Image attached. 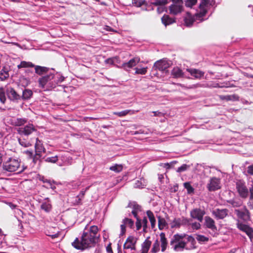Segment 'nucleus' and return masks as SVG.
<instances>
[{"mask_svg": "<svg viewBox=\"0 0 253 253\" xmlns=\"http://www.w3.org/2000/svg\"><path fill=\"white\" fill-rule=\"evenodd\" d=\"M188 242L191 243V249L195 248L196 241L192 236H189L185 233L176 234L173 236L170 245L175 251L178 252L182 251L184 249L188 250V249L186 247Z\"/></svg>", "mask_w": 253, "mask_h": 253, "instance_id": "obj_1", "label": "nucleus"}, {"mask_svg": "<svg viewBox=\"0 0 253 253\" xmlns=\"http://www.w3.org/2000/svg\"><path fill=\"white\" fill-rule=\"evenodd\" d=\"M98 240V237H95L93 235L92 236L90 233L84 232L81 240L78 238H76L72 243V245L74 248L83 251L88 248L95 246Z\"/></svg>", "mask_w": 253, "mask_h": 253, "instance_id": "obj_2", "label": "nucleus"}, {"mask_svg": "<svg viewBox=\"0 0 253 253\" xmlns=\"http://www.w3.org/2000/svg\"><path fill=\"white\" fill-rule=\"evenodd\" d=\"M137 241V239L134 236H128L124 244V253H135Z\"/></svg>", "mask_w": 253, "mask_h": 253, "instance_id": "obj_3", "label": "nucleus"}, {"mask_svg": "<svg viewBox=\"0 0 253 253\" xmlns=\"http://www.w3.org/2000/svg\"><path fill=\"white\" fill-rule=\"evenodd\" d=\"M172 3L169 7V13L177 15L184 11L183 0H170Z\"/></svg>", "mask_w": 253, "mask_h": 253, "instance_id": "obj_4", "label": "nucleus"}, {"mask_svg": "<svg viewBox=\"0 0 253 253\" xmlns=\"http://www.w3.org/2000/svg\"><path fill=\"white\" fill-rule=\"evenodd\" d=\"M2 167L5 170L14 172L20 169V162L18 160L10 158L3 163Z\"/></svg>", "mask_w": 253, "mask_h": 253, "instance_id": "obj_5", "label": "nucleus"}, {"mask_svg": "<svg viewBox=\"0 0 253 253\" xmlns=\"http://www.w3.org/2000/svg\"><path fill=\"white\" fill-rule=\"evenodd\" d=\"M34 148V161L36 160H41V158L42 157V153H45L46 152V149L43 145L42 141L40 140L38 137L36 139V142L35 144Z\"/></svg>", "mask_w": 253, "mask_h": 253, "instance_id": "obj_6", "label": "nucleus"}, {"mask_svg": "<svg viewBox=\"0 0 253 253\" xmlns=\"http://www.w3.org/2000/svg\"><path fill=\"white\" fill-rule=\"evenodd\" d=\"M204 219L205 222L204 226H205L206 228L210 229L212 231V232L211 233V235L213 237H216L218 235V233L217 232V228L214 220L209 216H206Z\"/></svg>", "mask_w": 253, "mask_h": 253, "instance_id": "obj_7", "label": "nucleus"}, {"mask_svg": "<svg viewBox=\"0 0 253 253\" xmlns=\"http://www.w3.org/2000/svg\"><path fill=\"white\" fill-rule=\"evenodd\" d=\"M236 188L241 198L245 199L248 197L249 189L247 188L245 182L241 180L237 181Z\"/></svg>", "mask_w": 253, "mask_h": 253, "instance_id": "obj_8", "label": "nucleus"}, {"mask_svg": "<svg viewBox=\"0 0 253 253\" xmlns=\"http://www.w3.org/2000/svg\"><path fill=\"white\" fill-rule=\"evenodd\" d=\"M235 212L238 218L244 222H246L251 220V213L245 206L242 209L235 210Z\"/></svg>", "mask_w": 253, "mask_h": 253, "instance_id": "obj_9", "label": "nucleus"}, {"mask_svg": "<svg viewBox=\"0 0 253 253\" xmlns=\"http://www.w3.org/2000/svg\"><path fill=\"white\" fill-rule=\"evenodd\" d=\"M209 191H214L220 189V179L215 177L210 179L209 183L207 186Z\"/></svg>", "mask_w": 253, "mask_h": 253, "instance_id": "obj_10", "label": "nucleus"}, {"mask_svg": "<svg viewBox=\"0 0 253 253\" xmlns=\"http://www.w3.org/2000/svg\"><path fill=\"white\" fill-rule=\"evenodd\" d=\"M134 221L128 217H125L123 219L122 224L121 225V236H123L126 232V227L127 226L131 229L134 228Z\"/></svg>", "mask_w": 253, "mask_h": 253, "instance_id": "obj_11", "label": "nucleus"}, {"mask_svg": "<svg viewBox=\"0 0 253 253\" xmlns=\"http://www.w3.org/2000/svg\"><path fill=\"white\" fill-rule=\"evenodd\" d=\"M36 129L33 124H29L24 127L18 128L17 131L20 135L28 136L33 132L36 131Z\"/></svg>", "mask_w": 253, "mask_h": 253, "instance_id": "obj_12", "label": "nucleus"}, {"mask_svg": "<svg viewBox=\"0 0 253 253\" xmlns=\"http://www.w3.org/2000/svg\"><path fill=\"white\" fill-rule=\"evenodd\" d=\"M237 227L241 231L245 232L251 239L253 238V229L252 227L243 224L239 220L237 223Z\"/></svg>", "mask_w": 253, "mask_h": 253, "instance_id": "obj_13", "label": "nucleus"}, {"mask_svg": "<svg viewBox=\"0 0 253 253\" xmlns=\"http://www.w3.org/2000/svg\"><path fill=\"white\" fill-rule=\"evenodd\" d=\"M209 2L210 0H201L199 6L200 11L199 12L195 14L197 19H200L206 15L207 13V10L205 8V7L209 4Z\"/></svg>", "mask_w": 253, "mask_h": 253, "instance_id": "obj_14", "label": "nucleus"}, {"mask_svg": "<svg viewBox=\"0 0 253 253\" xmlns=\"http://www.w3.org/2000/svg\"><path fill=\"white\" fill-rule=\"evenodd\" d=\"M54 77V75L53 74H49L40 78L38 80L39 87L44 89L46 85L49 83L53 79Z\"/></svg>", "mask_w": 253, "mask_h": 253, "instance_id": "obj_15", "label": "nucleus"}, {"mask_svg": "<svg viewBox=\"0 0 253 253\" xmlns=\"http://www.w3.org/2000/svg\"><path fill=\"white\" fill-rule=\"evenodd\" d=\"M206 212L204 210L199 208L194 209L190 212V216L194 219H196L200 222H202L203 219V216Z\"/></svg>", "mask_w": 253, "mask_h": 253, "instance_id": "obj_16", "label": "nucleus"}, {"mask_svg": "<svg viewBox=\"0 0 253 253\" xmlns=\"http://www.w3.org/2000/svg\"><path fill=\"white\" fill-rule=\"evenodd\" d=\"M170 66V63L167 60L163 59L156 62L154 67L160 71H165L169 68Z\"/></svg>", "mask_w": 253, "mask_h": 253, "instance_id": "obj_17", "label": "nucleus"}, {"mask_svg": "<svg viewBox=\"0 0 253 253\" xmlns=\"http://www.w3.org/2000/svg\"><path fill=\"white\" fill-rule=\"evenodd\" d=\"M140 61V58L138 57H135L133 58L130 59L127 62L124 63L122 67L125 70H128L129 69L134 67L137 63Z\"/></svg>", "mask_w": 253, "mask_h": 253, "instance_id": "obj_18", "label": "nucleus"}, {"mask_svg": "<svg viewBox=\"0 0 253 253\" xmlns=\"http://www.w3.org/2000/svg\"><path fill=\"white\" fill-rule=\"evenodd\" d=\"M196 20L203 21V18L200 19H197L195 15L193 16L189 12H187L186 16L184 19V24L187 27H191Z\"/></svg>", "mask_w": 253, "mask_h": 253, "instance_id": "obj_19", "label": "nucleus"}, {"mask_svg": "<svg viewBox=\"0 0 253 253\" xmlns=\"http://www.w3.org/2000/svg\"><path fill=\"white\" fill-rule=\"evenodd\" d=\"M229 211L226 209H216L212 211V214L217 219H222L228 215Z\"/></svg>", "mask_w": 253, "mask_h": 253, "instance_id": "obj_20", "label": "nucleus"}, {"mask_svg": "<svg viewBox=\"0 0 253 253\" xmlns=\"http://www.w3.org/2000/svg\"><path fill=\"white\" fill-rule=\"evenodd\" d=\"M7 95L8 98L12 101L21 99V96L16 92L13 88H10L7 90Z\"/></svg>", "mask_w": 253, "mask_h": 253, "instance_id": "obj_21", "label": "nucleus"}, {"mask_svg": "<svg viewBox=\"0 0 253 253\" xmlns=\"http://www.w3.org/2000/svg\"><path fill=\"white\" fill-rule=\"evenodd\" d=\"M188 221L187 219L184 217L182 218H175L173 221L170 223L171 228H179L183 223H185Z\"/></svg>", "mask_w": 253, "mask_h": 253, "instance_id": "obj_22", "label": "nucleus"}, {"mask_svg": "<svg viewBox=\"0 0 253 253\" xmlns=\"http://www.w3.org/2000/svg\"><path fill=\"white\" fill-rule=\"evenodd\" d=\"M149 239L150 237H148L142 244L141 253H148L152 244V242Z\"/></svg>", "mask_w": 253, "mask_h": 253, "instance_id": "obj_23", "label": "nucleus"}, {"mask_svg": "<svg viewBox=\"0 0 253 253\" xmlns=\"http://www.w3.org/2000/svg\"><path fill=\"white\" fill-rule=\"evenodd\" d=\"M161 21L165 26L171 25L176 22L175 18H171L167 14H164L161 18Z\"/></svg>", "mask_w": 253, "mask_h": 253, "instance_id": "obj_24", "label": "nucleus"}, {"mask_svg": "<svg viewBox=\"0 0 253 253\" xmlns=\"http://www.w3.org/2000/svg\"><path fill=\"white\" fill-rule=\"evenodd\" d=\"M18 142L22 146L24 147L31 146L33 142L32 139H29L28 138H25L24 137L18 138Z\"/></svg>", "mask_w": 253, "mask_h": 253, "instance_id": "obj_25", "label": "nucleus"}, {"mask_svg": "<svg viewBox=\"0 0 253 253\" xmlns=\"http://www.w3.org/2000/svg\"><path fill=\"white\" fill-rule=\"evenodd\" d=\"M34 67L35 68V73L40 76L47 73L49 70L48 68L39 65H35Z\"/></svg>", "mask_w": 253, "mask_h": 253, "instance_id": "obj_26", "label": "nucleus"}, {"mask_svg": "<svg viewBox=\"0 0 253 253\" xmlns=\"http://www.w3.org/2000/svg\"><path fill=\"white\" fill-rule=\"evenodd\" d=\"M187 71L197 79H200L204 76V73L196 69H188Z\"/></svg>", "mask_w": 253, "mask_h": 253, "instance_id": "obj_27", "label": "nucleus"}, {"mask_svg": "<svg viewBox=\"0 0 253 253\" xmlns=\"http://www.w3.org/2000/svg\"><path fill=\"white\" fill-rule=\"evenodd\" d=\"M160 236L161 242V251L162 252H164L166 251L167 249L168 245V241L167 238H166L165 233L162 232L160 234Z\"/></svg>", "mask_w": 253, "mask_h": 253, "instance_id": "obj_28", "label": "nucleus"}, {"mask_svg": "<svg viewBox=\"0 0 253 253\" xmlns=\"http://www.w3.org/2000/svg\"><path fill=\"white\" fill-rule=\"evenodd\" d=\"M171 75L174 78H181L183 76V73L180 68L177 67H174L171 71Z\"/></svg>", "mask_w": 253, "mask_h": 253, "instance_id": "obj_29", "label": "nucleus"}, {"mask_svg": "<svg viewBox=\"0 0 253 253\" xmlns=\"http://www.w3.org/2000/svg\"><path fill=\"white\" fill-rule=\"evenodd\" d=\"M135 113V111L131 110H125L121 112H114L113 114L118 117H122L128 114L132 115Z\"/></svg>", "mask_w": 253, "mask_h": 253, "instance_id": "obj_30", "label": "nucleus"}, {"mask_svg": "<svg viewBox=\"0 0 253 253\" xmlns=\"http://www.w3.org/2000/svg\"><path fill=\"white\" fill-rule=\"evenodd\" d=\"M158 227L160 230H163L166 227H168V223L165 218L160 216H158Z\"/></svg>", "mask_w": 253, "mask_h": 253, "instance_id": "obj_31", "label": "nucleus"}, {"mask_svg": "<svg viewBox=\"0 0 253 253\" xmlns=\"http://www.w3.org/2000/svg\"><path fill=\"white\" fill-rule=\"evenodd\" d=\"M33 94L32 90L29 89H25L23 91L22 95L21 96V98L24 100H28L32 97Z\"/></svg>", "mask_w": 253, "mask_h": 253, "instance_id": "obj_32", "label": "nucleus"}, {"mask_svg": "<svg viewBox=\"0 0 253 253\" xmlns=\"http://www.w3.org/2000/svg\"><path fill=\"white\" fill-rule=\"evenodd\" d=\"M146 214L151 223V228H154L155 227L156 219L154 217L153 213L152 212V211L149 210L146 211Z\"/></svg>", "mask_w": 253, "mask_h": 253, "instance_id": "obj_33", "label": "nucleus"}, {"mask_svg": "<svg viewBox=\"0 0 253 253\" xmlns=\"http://www.w3.org/2000/svg\"><path fill=\"white\" fill-rule=\"evenodd\" d=\"M219 98L220 100L230 101L238 100L239 97L235 94L228 95H219Z\"/></svg>", "mask_w": 253, "mask_h": 253, "instance_id": "obj_34", "label": "nucleus"}, {"mask_svg": "<svg viewBox=\"0 0 253 253\" xmlns=\"http://www.w3.org/2000/svg\"><path fill=\"white\" fill-rule=\"evenodd\" d=\"M35 66V65L31 62H27L26 61H22L20 63L17 65V68L20 69L22 68H33Z\"/></svg>", "mask_w": 253, "mask_h": 253, "instance_id": "obj_35", "label": "nucleus"}, {"mask_svg": "<svg viewBox=\"0 0 253 253\" xmlns=\"http://www.w3.org/2000/svg\"><path fill=\"white\" fill-rule=\"evenodd\" d=\"M24 153L26 155L28 158L30 159H32V162L34 164H36L38 161H41V160H36L34 161V159L35 158V154H33V152L32 150H26L24 152Z\"/></svg>", "mask_w": 253, "mask_h": 253, "instance_id": "obj_36", "label": "nucleus"}, {"mask_svg": "<svg viewBox=\"0 0 253 253\" xmlns=\"http://www.w3.org/2000/svg\"><path fill=\"white\" fill-rule=\"evenodd\" d=\"M9 77L8 71L5 70V68H3L0 72V79L1 81H4Z\"/></svg>", "mask_w": 253, "mask_h": 253, "instance_id": "obj_37", "label": "nucleus"}, {"mask_svg": "<svg viewBox=\"0 0 253 253\" xmlns=\"http://www.w3.org/2000/svg\"><path fill=\"white\" fill-rule=\"evenodd\" d=\"M160 250V243L158 239H157L153 245L152 248L150 251L151 253H156Z\"/></svg>", "mask_w": 253, "mask_h": 253, "instance_id": "obj_38", "label": "nucleus"}, {"mask_svg": "<svg viewBox=\"0 0 253 253\" xmlns=\"http://www.w3.org/2000/svg\"><path fill=\"white\" fill-rule=\"evenodd\" d=\"M27 122V120L24 118H17L14 120L13 125L15 126H21Z\"/></svg>", "mask_w": 253, "mask_h": 253, "instance_id": "obj_39", "label": "nucleus"}, {"mask_svg": "<svg viewBox=\"0 0 253 253\" xmlns=\"http://www.w3.org/2000/svg\"><path fill=\"white\" fill-rule=\"evenodd\" d=\"M198 0H185L184 3L186 7L192 8L197 3Z\"/></svg>", "mask_w": 253, "mask_h": 253, "instance_id": "obj_40", "label": "nucleus"}, {"mask_svg": "<svg viewBox=\"0 0 253 253\" xmlns=\"http://www.w3.org/2000/svg\"><path fill=\"white\" fill-rule=\"evenodd\" d=\"M98 231V228L97 226L92 225L90 227L88 232H86L87 233H90L92 236L94 235L95 237H97V234Z\"/></svg>", "mask_w": 253, "mask_h": 253, "instance_id": "obj_41", "label": "nucleus"}, {"mask_svg": "<svg viewBox=\"0 0 253 253\" xmlns=\"http://www.w3.org/2000/svg\"><path fill=\"white\" fill-rule=\"evenodd\" d=\"M123 167L122 165L116 164L114 166H111L110 168L111 170L114 171L116 172H120L122 171Z\"/></svg>", "mask_w": 253, "mask_h": 253, "instance_id": "obj_42", "label": "nucleus"}, {"mask_svg": "<svg viewBox=\"0 0 253 253\" xmlns=\"http://www.w3.org/2000/svg\"><path fill=\"white\" fill-rule=\"evenodd\" d=\"M44 160L46 163H56L58 160L57 156H55L51 157L43 158Z\"/></svg>", "mask_w": 253, "mask_h": 253, "instance_id": "obj_43", "label": "nucleus"}, {"mask_svg": "<svg viewBox=\"0 0 253 253\" xmlns=\"http://www.w3.org/2000/svg\"><path fill=\"white\" fill-rule=\"evenodd\" d=\"M128 207L132 208V211H138V212L140 211H141V206H139V205H138L136 203H130V204H129Z\"/></svg>", "mask_w": 253, "mask_h": 253, "instance_id": "obj_44", "label": "nucleus"}, {"mask_svg": "<svg viewBox=\"0 0 253 253\" xmlns=\"http://www.w3.org/2000/svg\"><path fill=\"white\" fill-rule=\"evenodd\" d=\"M168 3L167 0H155L154 1L152 2V4L156 6H163L165 5Z\"/></svg>", "mask_w": 253, "mask_h": 253, "instance_id": "obj_45", "label": "nucleus"}, {"mask_svg": "<svg viewBox=\"0 0 253 253\" xmlns=\"http://www.w3.org/2000/svg\"><path fill=\"white\" fill-rule=\"evenodd\" d=\"M196 239L200 243L207 242L209 240L208 237L202 235H197Z\"/></svg>", "mask_w": 253, "mask_h": 253, "instance_id": "obj_46", "label": "nucleus"}, {"mask_svg": "<svg viewBox=\"0 0 253 253\" xmlns=\"http://www.w3.org/2000/svg\"><path fill=\"white\" fill-rule=\"evenodd\" d=\"M227 202L232 206L233 207L237 208L241 206L242 203L240 201H236L235 200H231L227 201Z\"/></svg>", "mask_w": 253, "mask_h": 253, "instance_id": "obj_47", "label": "nucleus"}, {"mask_svg": "<svg viewBox=\"0 0 253 253\" xmlns=\"http://www.w3.org/2000/svg\"><path fill=\"white\" fill-rule=\"evenodd\" d=\"M135 74L145 75L147 72V67L142 68H135Z\"/></svg>", "mask_w": 253, "mask_h": 253, "instance_id": "obj_48", "label": "nucleus"}, {"mask_svg": "<svg viewBox=\"0 0 253 253\" xmlns=\"http://www.w3.org/2000/svg\"><path fill=\"white\" fill-rule=\"evenodd\" d=\"M41 209L46 212H48L51 209V205L47 202H44L42 204Z\"/></svg>", "mask_w": 253, "mask_h": 253, "instance_id": "obj_49", "label": "nucleus"}, {"mask_svg": "<svg viewBox=\"0 0 253 253\" xmlns=\"http://www.w3.org/2000/svg\"><path fill=\"white\" fill-rule=\"evenodd\" d=\"M184 187L187 190V193L188 194H191L194 192V189L191 185L189 182H185L184 183Z\"/></svg>", "mask_w": 253, "mask_h": 253, "instance_id": "obj_50", "label": "nucleus"}, {"mask_svg": "<svg viewBox=\"0 0 253 253\" xmlns=\"http://www.w3.org/2000/svg\"><path fill=\"white\" fill-rule=\"evenodd\" d=\"M0 101L2 103H4L6 101L5 91L2 87L0 88Z\"/></svg>", "mask_w": 253, "mask_h": 253, "instance_id": "obj_51", "label": "nucleus"}, {"mask_svg": "<svg viewBox=\"0 0 253 253\" xmlns=\"http://www.w3.org/2000/svg\"><path fill=\"white\" fill-rule=\"evenodd\" d=\"M132 3L136 6L140 7L146 4V1L144 0H132Z\"/></svg>", "mask_w": 253, "mask_h": 253, "instance_id": "obj_52", "label": "nucleus"}, {"mask_svg": "<svg viewBox=\"0 0 253 253\" xmlns=\"http://www.w3.org/2000/svg\"><path fill=\"white\" fill-rule=\"evenodd\" d=\"M189 168H190L189 165H187L186 164H183L181 167H179L177 169L176 171L177 172L180 173V172H181L186 170Z\"/></svg>", "mask_w": 253, "mask_h": 253, "instance_id": "obj_53", "label": "nucleus"}, {"mask_svg": "<svg viewBox=\"0 0 253 253\" xmlns=\"http://www.w3.org/2000/svg\"><path fill=\"white\" fill-rule=\"evenodd\" d=\"M147 219L146 217H144L142 219V226H143V230L144 232H147Z\"/></svg>", "mask_w": 253, "mask_h": 253, "instance_id": "obj_54", "label": "nucleus"}, {"mask_svg": "<svg viewBox=\"0 0 253 253\" xmlns=\"http://www.w3.org/2000/svg\"><path fill=\"white\" fill-rule=\"evenodd\" d=\"M135 224L136 227V230H139L142 227V220L141 221V220L140 218L136 219Z\"/></svg>", "mask_w": 253, "mask_h": 253, "instance_id": "obj_55", "label": "nucleus"}, {"mask_svg": "<svg viewBox=\"0 0 253 253\" xmlns=\"http://www.w3.org/2000/svg\"><path fill=\"white\" fill-rule=\"evenodd\" d=\"M247 172L248 175H253V164L247 167Z\"/></svg>", "mask_w": 253, "mask_h": 253, "instance_id": "obj_56", "label": "nucleus"}, {"mask_svg": "<svg viewBox=\"0 0 253 253\" xmlns=\"http://www.w3.org/2000/svg\"><path fill=\"white\" fill-rule=\"evenodd\" d=\"M201 225L200 223L194 222L192 224V227L194 229H196V230L199 229L201 228Z\"/></svg>", "mask_w": 253, "mask_h": 253, "instance_id": "obj_57", "label": "nucleus"}, {"mask_svg": "<svg viewBox=\"0 0 253 253\" xmlns=\"http://www.w3.org/2000/svg\"><path fill=\"white\" fill-rule=\"evenodd\" d=\"M250 193V200H253V184L249 187V193Z\"/></svg>", "mask_w": 253, "mask_h": 253, "instance_id": "obj_58", "label": "nucleus"}, {"mask_svg": "<svg viewBox=\"0 0 253 253\" xmlns=\"http://www.w3.org/2000/svg\"><path fill=\"white\" fill-rule=\"evenodd\" d=\"M106 251L107 253H113L111 247V243H110L107 245L106 247Z\"/></svg>", "mask_w": 253, "mask_h": 253, "instance_id": "obj_59", "label": "nucleus"}, {"mask_svg": "<svg viewBox=\"0 0 253 253\" xmlns=\"http://www.w3.org/2000/svg\"><path fill=\"white\" fill-rule=\"evenodd\" d=\"M154 116H158V117H163L164 116V114L159 111H153Z\"/></svg>", "mask_w": 253, "mask_h": 253, "instance_id": "obj_60", "label": "nucleus"}, {"mask_svg": "<svg viewBox=\"0 0 253 253\" xmlns=\"http://www.w3.org/2000/svg\"><path fill=\"white\" fill-rule=\"evenodd\" d=\"M105 62L111 65L114 64V58H108L105 60Z\"/></svg>", "mask_w": 253, "mask_h": 253, "instance_id": "obj_61", "label": "nucleus"}, {"mask_svg": "<svg viewBox=\"0 0 253 253\" xmlns=\"http://www.w3.org/2000/svg\"><path fill=\"white\" fill-rule=\"evenodd\" d=\"M97 118H93V117H84V121H85L86 122L89 121L90 120H97Z\"/></svg>", "mask_w": 253, "mask_h": 253, "instance_id": "obj_62", "label": "nucleus"}, {"mask_svg": "<svg viewBox=\"0 0 253 253\" xmlns=\"http://www.w3.org/2000/svg\"><path fill=\"white\" fill-rule=\"evenodd\" d=\"M248 205L251 209L253 210V200H250V201L248 203Z\"/></svg>", "mask_w": 253, "mask_h": 253, "instance_id": "obj_63", "label": "nucleus"}, {"mask_svg": "<svg viewBox=\"0 0 253 253\" xmlns=\"http://www.w3.org/2000/svg\"><path fill=\"white\" fill-rule=\"evenodd\" d=\"M131 213L136 219L139 218L138 216V211H132Z\"/></svg>", "mask_w": 253, "mask_h": 253, "instance_id": "obj_64", "label": "nucleus"}]
</instances>
